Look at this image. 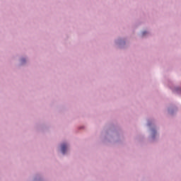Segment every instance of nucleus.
Listing matches in <instances>:
<instances>
[{"label": "nucleus", "instance_id": "f257e3e1", "mask_svg": "<svg viewBox=\"0 0 181 181\" xmlns=\"http://www.w3.org/2000/svg\"><path fill=\"white\" fill-rule=\"evenodd\" d=\"M66 149H67V145L62 144V153H66Z\"/></svg>", "mask_w": 181, "mask_h": 181}, {"label": "nucleus", "instance_id": "f03ea898", "mask_svg": "<svg viewBox=\"0 0 181 181\" xmlns=\"http://www.w3.org/2000/svg\"><path fill=\"white\" fill-rule=\"evenodd\" d=\"M146 33H148L146 31H144V32L142 33V35L145 36V35H146Z\"/></svg>", "mask_w": 181, "mask_h": 181}]
</instances>
